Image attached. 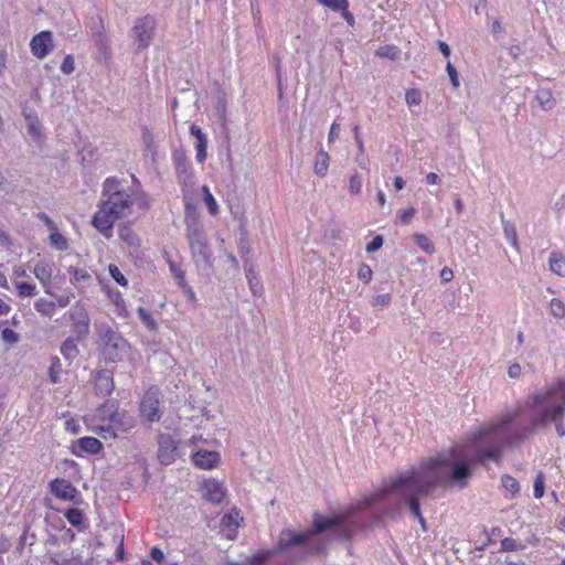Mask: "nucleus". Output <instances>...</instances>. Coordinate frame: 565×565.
<instances>
[{
  "label": "nucleus",
  "mask_w": 565,
  "mask_h": 565,
  "mask_svg": "<svg viewBox=\"0 0 565 565\" xmlns=\"http://www.w3.org/2000/svg\"><path fill=\"white\" fill-rule=\"evenodd\" d=\"M150 555H151V558L158 563H161L164 559L163 552L157 546H153L151 548Z\"/></svg>",
  "instance_id": "052dcab7"
},
{
  "label": "nucleus",
  "mask_w": 565,
  "mask_h": 565,
  "mask_svg": "<svg viewBox=\"0 0 565 565\" xmlns=\"http://www.w3.org/2000/svg\"><path fill=\"white\" fill-rule=\"evenodd\" d=\"M177 444L170 435L161 434L158 440L159 461L164 466L172 463L177 457Z\"/></svg>",
  "instance_id": "ddd939ff"
},
{
  "label": "nucleus",
  "mask_w": 565,
  "mask_h": 565,
  "mask_svg": "<svg viewBox=\"0 0 565 565\" xmlns=\"http://www.w3.org/2000/svg\"><path fill=\"white\" fill-rule=\"evenodd\" d=\"M184 224L192 260L201 275L210 277L213 273V252L209 245L203 223L195 209L190 205L185 207Z\"/></svg>",
  "instance_id": "20e7f679"
},
{
  "label": "nucleus",
  "mask_w": 565,
  "mask_h": 565,
  "mask_svg": "<svg viewBox=\"0 0 565 565\" xmlns=\"http://www.w3.org/2000/svg\"><path fill=\"white\" fill-rule=\"evenodd\" d=\"M109 275L113 277V279L120 286H126L128 284V280L126 279L125 275L120 271V269L116 265H109L108 266Z\"/></svg>",
  "instance_id": "a18cd8bd"
},
{
  "label": "nucleus",
  "mask_w": 565,
  "mask_h": 565,
  "mask_svg": "<svg viewBox=\"0 0 565 565\" xmlns=\"http://www.w3.org/2000/svg\"><path fill=\"white\" fill-rule=\"evenodd\" d=\"M501 484L512 497L520 492L519 481L510 475H503L501 477Z\"/></svg>",
  "instance_id": "2f4dec72"
},
{
  "label": "nucleus",
  "mask_w": 565,
  "mask_h": 565,
  "mask_svg": "<svg viewBox=\"0 0 565 565\" xmlns=\"http://www.w3.org/2000/svg\"><path fill=\"white\" fill-rule=\"evenodd\" d=\"M384 239L381 235H376L365 246L366 253H374L383 246Z\"/></svg>",
  "instance_id": "8fccbe9b"
},
{
  "label": "nucleus",
  "mask_w": 565,
  "mask_h": 565,
  "mask_svg": "<svg viewBox=\"0 0 565 565\" xmlns=\"http://www.w3.org/2000/svg\"><path fill=\"white\" fill-rule=\"evenodd\" d=\"M193 463L201 469H212L220 460L216 451L199 450L192 456Z\"/></svg>",
  "instance_id": "dca6fc26"
},
{
  "label": "nucleus",
  "mask_w": 565,
  "mask_h": 565,
  "mask_svg": "<svg viewBox=\"0 0 565 565\" xmlns=\"http://www.w3.org/2000/svg\"><path fill=\"white\" fill-rule=\"evenodd\" d=\"M64 516L66 518V520L68 521V523L75 527H78L82 525L83 523V512L77 509V508H71L68 509Z\"/></svg>",
  "instance_id": "72a5a7b5"
},
{
  "label": "nucleus",
  "mask_w": 565,
  "mask_h": 565,
  "mask_svg": "<svg viewBox=\"0 0 565 565\" xmlns=\"http://www.w3.org/2000/svg\"><path fill=\"white\" fill-rule=\"evenodd\" d=\"M413 239L415 244L426 254L433 255L435 253V245L426 235L415 233L413 234Z\"/></svg>",
  "instance_id": "cd10ccee"
},
{
  "label": "nucleus",
  "mask_w": 565,
  "mask_h": 565,
  "mask_svg": "<svg viewBox=\"0 0 565 565\" xmlns=\"http://www.w3.org/2000/svg\"><path fill=\"white\" fill-rule=\"evenodd\" d=\"M53 47V34L51 31H42L38 33L31 39L30 42L31 53L40 60L46 57Z\"/></svg>",
  "instance_id": "f8f14e48"
},
{
  "label": "nucleus",
  "mask_w": 565,
  "mask_h": 565,
  "mask_svg": "<svg viewBox=\"0 0 565 565\" xmlns=\"http://www.w3.org/2000/svg\"><path fill=\"white\" fill-rule=\"evenodd\" d=\"M508 375L511 379H519L521 375V365L519 363H513L508 369Z\"/></svg>",
  "instance_id": "4d7b16f0"
},
{
  "label": "nucleus",
  "mask_w": 565,
  "mask_h": 565,
  "mask_svg": "<svg viewBox=\"0 0 565 565\" xmlns=\"http://www.w3.org/2000/svg\"><path fill=\"white\" fill-rule=\"evenodd\" d=\"M95 330L100 352L106 362H120L130 359L129 342L106 322H96Z\"/></svg>",
  "instance_id": "0eeeda50"
},
{
  "label": "nucleus",
  "mask_w": 565,
  "mask_h": 565,
  "mask_svg": "<svg viewBox=\"0 0 565 565\" xmlns=\"http://www.w3.org/2000/svg\"><path fill=\"white\" fill-rule=\"evenodd\" d=\"M522 548H524V545L512 537H504L503 540H501V551L516 552Z\"/></svg>",
  "instance_id": "ea45409f"
},
{
  "label": "nucleus",
  "mask_w": 565,
  "mask_h": 565,
  "mask_svg": "<svg viewBox=\"0 0 565 565\" xmlns=\"http://www.w3.org/2000/svg\"><path fill=\"white\" fill-rule=\"evenodd\" d=\"M119 236L124 242H126L130 246L138 244L137 235L132 233L128 227L120 228Z\"/></svg>",
  "instance_id": "49530a36"
},
{
  "label": "nucleus",
  "mask_w": 565,
  "mask_h": 565,
  "mask_svg": "<svg viewBox=\"0 0 565 565\" xmlns=\"http://www.w3.org/2000/svg\"><path fill=\"white\" fill-rule=\"evenodd\" d=\"M330 164V156L322 148L316 154L313 172L316 175L323 178L327 175Z\"/></svg>",
  "instance_id": "aec40b11"
},
{
  "label": "nucleus",
  "mask_w": 565,
  "mask_h": 565,
  "mask_svg": "<svg viewBox=\"0 0 565 565\" xmlns=\"http://www.w3.org/2000/svg\"><path fill=\"white\" fill-rule=\"evenodd\" d=\"M38 217L45 223V225L49 227V230H51V231L56 230L55 223L45 213H39Z\"/></svg>",
  "instance_id": "680f3d73"
},
{
  "label": "nucleus",
  "mask_w": 565,
  "mask_h": 565,
  "mask_svg": "<svg viewBox=\"0 0 565 565\" xmlns=\"http://www.w3.org/2000/svg\"><path fill=\"white\" fill-rule=\"evenodd\" d=\"M205 500L218 504L223 501L225 492L222 483L216 480H207L203 484Z\"/></svg>",
  "instance_id": "f3484780"
},
{
  "label": "nucleus",
  "mask_w": 565,
  "mask_h": 565,
  "mask_svg": "<svg viewBox=\"0 0 565 565\" xmlns=\"http://www.w3.org/2000/svg\"><path fill=\"white\" fill-rule=\"evenodd\" d=\"M339 132H340V125L338 122H333L330 127V131H329V136H328V140L330 143L334 142L338 139Z\"/></svg>",
  "instance_id": "5fc2aeb1"
},
{
  "label": "nucleus",
  "mask_w": 565,
  "mask_h": 565,
  "mask_svg": "<svg viewBox=\"0 0 565 565\" xmlns=\"http://www.w3.org/2000/svg\"><path fill=\"white\" fill-rule=\"evenodd\" d=\"M221 523H222V525L228 526V527H231L232 525H234V527H237V525H238L236 522H234V519H233L232 514H230V513H225L223 515Z\"/></svg>",
  "instance_id": "69168bd1"
},
{
  "label": "nucleus",
  "mask_w": 565,
  "mask_h": 565,
  "mask_svg": "<svg viewBox=\"0 0 565 565\" xmlns=\"http://www.w3.org/2000/svg\"><path fill=\"white\" fill-rule=\"evenodd\" d=\"M2 339L7 342H17L18 334L13 330L6 328L2 330Z\"/></svg>",
  "instance_id": "6e6d98bb"
},
{
  "label": "nucleus",
  "mask_w": 565,
  "mask_h": 565,
  "mask_svg": "<svg viewBox=\"0 0 565 565\" xmlns=\"http://www.w3.org/2000/svg\"><path fill=\"white\" fill-rule=\"evenodd\" d=\"M353 512L354 509H348L329 518L316 513L311 529L302 533H296L289 529L282 530L279 535V548L300 546L306 555L322 553L326 545L322 542L313 541L312 536L326 531H329V537L332 540L350 541L359 526L358 522L352 519Z\"/></svg>",
  "instance_id": "7ed1b4c3"
},
{
  "label": "nucleus",
  "mask_w": 565,
  "mask_h": 565,
  "mask_svg": "<svg viewBox=\"0 0 565 565\" xmlns=\"http://www.w3.org/2000/svg\"><path fill=\"white\" fill-rule=\"evenodd\" d=\"M78 341L79 340L76 339V335L68 337L63 341L61 345V354L64 359L73 361L78 356L79 350L76 344Z\"/></svg>",
  "instance_id": "412c9836"
},
{
  "label": "nucleus",
  "mask_w": 565,
  "mask_h": 565,
  "mask_svg": "<svg viewBox=\"0 0 565 565\" xmlns=\"http://www.w3.org/2000/svg\"><path fill=\"white\" fill-rule=\"evenodd\" d=\"M169 269L173 278L177 280L178 285L181 286L185 282L184 271L178 266L170 257L167 258Z\"/></svg>",
  "instance_id": "58836bf2"
},
{
  "label": "nucleus",
  "mask_w": 565,
  "mask_h": 565,
  "mask_svg": "<svg viewBox=\"0 0 565 565\" xmlns=\"http://www.w3.org/2000/svg\"><path fill=\"white\" fill-rule=\"evenodd\" d=\"M564 386L565 382L559 381L557 384L536 390L527 397L525 406L533 414L530 425L508 430L519 417L518 412H509L471 433L470 443L477 448L472 461L476 463H483L487 460L498 462L505 448L519 445L536 429L546 427L551 422L555 425L557 435L564 437L565 395L562 403H552Z\"/></svg>",
  "instance_id": "f257e3e1"
},
{
  "label": "nucleus",
  "mask_w": 565,
  "mask_h": 565,
  "mask_svg": "<svg viewBox=\"0 0 565 565\" xmlns=\"http://www.w3.org/2000/svg\"><path fill=\"white\" fill-rule=\"evenodd\" d=\"M120 182L118 181V179H116L115 177H110V178H107L104 182H103V190H102V196L105 199H108L109 196H111L114 193H117V192H124L121 189H120Z\"/></svg>",
  "instance_id": "bb28decb"
},
{
  "label": "nucleus",
  "mask_w": 565,
  "mask_h": 565,
  "mask_svg": "<svg viewBox=\"0 0 565 565\" xmlns=\"http://www.w3.org/2000/svg\"><path fill=\"white\" fill-rule=\"evenodd\" d=\"M50 243L57 250H65L68 247L67 239L64 235L57 232V228L52 231V234L50 235Z\"/></svg>",
  "instance_id": "f704fd0d"
},
{
  "label": "nucleus",
  "mask_w": 565,
  "mask_h": 565,
  "mask_svg": "<svg viewBox=\"0 0 565 565\" xmlns=\"http://www.w3.org/2000/svg\"><path fill=\"white\" fill-rule=\"evenodd\" d=\"M71 323L72 333L77 340H85L89 334L90 318L85 306L77 301L67 312Z\"/></svg>",
  "instance_id": "9d476101"
},
{
  "label": "nucleus",
  "mask_w": 565,
  "mask_h": 565,
  "mask_svg": "<svg viewBox=\"0 0 565 565\" xmlns=\"http://www.w3.org/2000/svg\"><path fill=\"white\" fill-rule=\"evenodd\" d=\"M156 31V19L149 14L138 18L131 29V38L138 52L147 50Z\"/></svg>",
  "instance_id": "1a4fd4ad"
},
{
  "label": "nucleus",
  "mask_w": 565,
  "mask_h": 565,
  "mask_svg": "<svg viewBox=\"0 0 565 565\" xmlns=\"http://www.w3.org/2000/svg\"><path fill=\"white\" fill-rule=\"evenodd\" d=\"M405 102L408 106H417L422 103V94L416 88L407 89L405 93Z\"/></svg>",
  "instance_id": "37998d69"
},
{
  "label": "nucleus",
  "mask_w": 565,
  "mask_h": 565,
  "mask_svg": "<svg viewBox=\"0 0 565 565\" xmlns=\"http://www.w3.org/2000/svg\"><path fill=\"white\" fill-rule=\"evenodd\" d=\"M550 311L554 318L563 319L565 318V303L557 298H553L550 302Z\"/></svg>",
  "instance_id": "4c0bfd02"
},
{
  "label": "nucleus",
  "mask_w": 565,
  "mask_h": 565,
  "mask_svg": "<svg viewBox=\"0 0 565 565\" xmlns=\"http://www.w3.org/2000/svg\"><path fill=\"white\" fill-rule=\"evenodd\" d=\"M28 129H29V134L32 135L33 137L40 136L39 127L34 120H31V119L29 120Z\"/></svg>",
  "instance_id": "774afa93"
},
{
  "label": "nucleus",
  "mask_w": 565,
  "mask_h": 565,
  "mask_svg": "<svg viewBox=\"0 0 565 565\" xmlns=\"http://www.w3.org/2000/svg\"><path fill=\"white\" fill-rule=\"evenodd\" d=\"M35 310L44 317L52 318L55 313L56 303L45 298H39L34 302Z\"/></svg>",
  "instance_id": "b1692460"
},
{
  "label": "nucleus",
  "mask_w": 565,
  "mask_h": 565,
  "mask_svg": "<svg viewBox=\"0 0 565 565\" xmlns=\"http://www.w3.org/2000/svg\"><path fill=\"white\" fill-rule=\"evenodd\" d=\"M444 470L418 469L412 466L392 476L382 489L366 498L358 508H367L387 495L396 493L398 505H407L411 513L418 518L422 515L420 498L429 495L445 478Z\"/></svg>",
  "instance_id": "f03ea898"
},
{
  "label": "nucleus",
  "mask_w": 565,
  "mask_h": 565,
  "mask_svg": "<svg viewBox=\"0 0 565 565\" xmlns=\"http://www.w3.org/2000/svg\"><path fill=\"white\" fill-rule=\"evenodd\" d=\"M190 135L196 139L195 143V158L198 162L202 163L206 159V147H207V138L201 130V128L196 125H191Z\"/></svg>",
  "instance_id": "a211bd4d"
},
{
  "label": "nucleus",
  "mask_w": 565,
  "mask_h": 565,
  "mask_svg": "<svg viewBox=\"0 0 565 565\" xmlns=\"http://www.w3.org/2000/svg\"><path fill=\"white\" fill-rule=\"evenodd\" d=\"M63 372L62 363L57 356L51 359V365L49 367V379L53 384L61 382V375Z\"/></svg>",
  "instance_id": "c85d7f7f"
},
{
  "label": "nucleus",
  "mask_w": 565,
  "mask_h": 565,
  "mask_svg": "<svg viewBox=\"0 0 565 565\" xmlns=\"http://www.w3.org/2000/svg\"><path fill=\"white\" fill-rule=\"evenodd\" d=\"M320 4L333 10H347L348 9V0H317Z\"/></svg>",
  "instance_id": "79ce46f5"
},
{
  "label": "nucleus",
  "mask_w": 565,
  "mask_h": 565,
  "mask_svg": "<svg viewBox=\"0 0 565 565\" xmlns=\"http://www.w3.org/2000/svg\"><path fill=\"white\" fill-rule=\"evenodd\" d=\"M160 406L159 392L157 390H149L140 402L139 412L141 418L150 424L159 422L162 416Z\"/></svg>",
  "instance_id": "9b49d317"
},
{
  "label": "nucleus",
  "mask_w": 565,
  "mask_h": 565,
  "mask_svg": "<svg viewBox=\"0 0 565 565\" xmlns=\"http://www.w3.org/2000/svg\"><path fill=\"white\" fill-rule=\"evenodd\" d=\"M33 273L35 277L40 280V282L44 286V291L51 296H54L50 286V280L52 278L51 266L46 263H38L34 266Z\"/></svg>",
  "instance_id": "6ab92c4d"
},
{
  "label": "nucleus",
  "mask_w": 565,
  "mask_h": 565,
  "mask_svg": "<svg viewBox=\"0 0 565 565\" xmlns=\"http://www.w3.org/2000/svg\"><path fill=\"white\" fill-rule=\"evenodd\" d=\"M71 302V298L70 296L67 295H61L56 298V306L61 307V308H65L70 305Z\"/></svg>",
  "instance_id": "338daca9"
},
{
  "label": "nucleus",
  "mask_w": 565,
  "mask_h": 565,
  "mask_svg": "<svg viewBox=\"0 0 565 565\" xmlns=\"http://www.w3.org/2000/svg\"><path fill=\"white\" fill-rule=\"evenodd\" d=\"M401 51L395 45H384L376 50V55L381 57H387L390 60L398 58Z\"/></svg>",
  "instance_id": "c9c22d12"
},
{
  "label": "nucleus",
  "mask_w": 565,
  "mask_h": 565,
  "mask_svg": "<svg viewBox=\"0 0 565 565\" xmlns=\"http://www.w3.org/2000/svg\"><path fill=\"white\" fill-rule=\"evenodd\" d=\"M544 490H545L544 475H543V472L540 471L534 479V484H533L534 498L541 499L544 495Z\"/></svg>",
  "instance_id": "a19ab883"
},
{
  "label": "nucleus",
  "mask_w": 565,
  "mask_h": 565,
  "mask_svg": "<svg viewBox=\"0 0 565 565\" xmlns=\"http://www.w3.org/2000/svg\"><path fill=\"white\" fill-rule=\"evenodd\" d=\"M78 447L90 455H96L103 449L102 443L95 437H82L78 440Z\"/></svg>",
  "instance_id": "5701e85b"
},
{
  "label": "nucleus",
  "mask_w": 565,
  "mask_h": 565,
  "mask_svg": "<svg viewBox=\"0 0 565 565\" xmlns=\"http://www.w3.org/2000/svg\"><path fill=\"white\" fill-rule=\"evenodd\" d=\"M391 294H382V295H377L375 298H374V305L375 306H381V307H384V306H387L391 301Z\"/></svg>",
  "instance_id": "864d4df0"
},
{
  "label": "nucleus",
  "mask_w": 565,
  "mask_h": 565,
  "mask_svg": "<svg viewBox=\"0 0 565 565\" xmlns=\"http://www.w3.org/2000/svg\"><path fill=\"white\" fill-rule=\"evenodd\" d=\"M132 206V201L127 192L114 193L103 200L98 211L94 214L92 224L104 236L109 237L115 222L127 216Z\"/></svg>",
  "instance_id": "423d86ee"
},
{
  "label": "nucleus",
  "mask_w": 565,
  "mask_h": 565,
  "mask_svg": "<svg viewBox=\"0 0 565 565\" xmlns=\"http://www.w3.org/2000/svg\"><path fill=\"white\" fill-rule=\"evenodd\" d=\"M67 273L71 275V282L73 285L81 281H89L92 278L90 274L84 268H76L71 266L67 268Z\"/></svg>",
  "instance_id": "c756f323"
},
{
  "label": "nucleus",
  "mask_w": 565,
  "mask_h": 565,
  "mask_svg": "<svg viewBox=\"0 0 565 565\" xmlns=\"http://www.w3.org/2000/svg\"><path fill=\"white\" fill-rule=\"evenodd\" d=\"M502 231L504 237L510 242V244L515 248L519 249V239H518V233L516 228L513 222L509 220L502 221Z\"/></svg>",
  "instance_id": "a878e982"
},
{
  "label": "nucleus",
  "mask_w": 565,
  "mask_h": 565,
  "mask_svg": "<svg viewBox=\"0 0 565 565\" xmlns=\"http://www.w3.org/2000/svg\"><path fill=\"white\" fill-rule=\"evenodd\" d=\"M15 287H17V290H18V295L21 298H23V297H33V296H35L38 294L35 285H32V284H29V282L18 281L15 284Z\"/></svg>",
  "instance_id": "e433bc0d"
},
{
  "label": "nucleus",
  "mask_w": 565,
  "mask_h": 565,
  "mask_svg": "<svg viewBox=\"0 0 565 565\" xmlns=\"http://www.w3.org/2000/svg\"><path fill=\"white\" fill-rule=\"evenodd\" d=\"M202 191H203V200H204V203H205L210 214L216 215L218 213V204H217L215 198L213 196V194L211 193V191L209 190L207 186H203Z\"/></svg>",
  "instance_id": "473e14b6"
},
{
  "label": "nucleus",
  "mask_w": 565,
  "mask_h": 565,
  "mask_svg": "<svg viewBox=\"0 0 565 565\" xmlns=\"http://www.w3.org/2000/svg\"><path fill=\"white\" fill-rule=\"evenodd\" d=\"M416 210L414 207H407L403 210L399 214V220L403 224H408L411 220L414 217Z\"/></svg>",
  "instance_id": "603ef678"
},
{
  "label": "nucleus",
  "mask_w": 565,
  "mask_h": 565,
  "mask_svg": "<svg viewBox=\"0 0 565 565\" xmlns=\"http://www.w3.org/2000/svg\"><path fill=\"white\" fill-rule=\"evenodd\" d=\"M535 100L543 110H551L556 105V99L550 89L542 88L536 92Z\"/></svg>",
  "instance_id": "4be33fe9"
},
{
  "label": "nucleus",
  "mask_w": 565,
  "mask_h": 565,
  "mask_svg": "<svg viewBox=\"0 0 565 565\" xmlns=\"http://www.w3.org/2000/svg\"><path fill=\"white\" fill-rule=\"evenodd\" d=\"M180 288L182 289V291L185 294V296L188 297V299L190 301H195L196 300L194 290L192 289L191 286L188 285L186 281L184 284H182L180 286Z\"/></svg>",
  "instance_id": "13d9d810"
},
{
  "label": "nucleus",
  "mask_w": 565,
  "mask_h": 565,
  "mask_svg": "<svg viewBox=\"0 0 565 565\" xmlns=\"http://www.w3.org/2000/svg\"><path fill=\"white\" fill-rule=\"evenodd\" d=\"M362 191V179L359 174H352L349 180V192L359 195Z\"/></svg>",
  "instance_id": "c03bdc74"
},
{
  "label": "nucleus",
  "mask_w": 565,
  "mask_h": 565,
  "mask_svg": "<svg viewBox=\"0 0 565 565\" xmlns=\"http://www.w3.org/2000/svg\"><path fill=\"white\" fill-rule=\"evenodd\" d=\"M51 492L54 497L65 501H75L79 492L65 479H54L50 483Z\"/></svg>",
  "instance_id": "4468645a"
},
{
  "label": "nucleus",
  "mask_w": 565,
  "mask_h": 565,
  "mask_svg": "<svg viewBox=\"0 0 565 565\" xmlns=\"http://www.w3.org/2000/svg\"><path fill=\"white\" fill-rule=\"evenodd\" d=\"M111 299H113V302L115 303V306L118 308V309H124L125 308V300L124 298L121 297L120 292H115L113 295H110Z\"/></svg>",
  "instance_id": "e2e57ef3"
},
{
  "label": "nucleus",
  "mask_w": 565,
  "mask_h": 565,
  "mask_svg": "<svg viewBox=\"0 0 565 565\" xmlns=\"http://www.w3.org/2000/svg\"><path fill=\"white\" fill-rule=\"evenodd\" d=\"M438 49L441 52V54L447 58V61H449V56L451 53L449 45L444 41H438Z\"/></svg>",
  "instance_id": "0e129e2a"
},
{
  "label": "nucleus",
  "mask_w": 565,
  "mask_h": 565,
  "mask_svg": "<svg viewBox=\"0 0 565 565\" xmlns=\"http://www.w3.org/2000/svg\"><path fill=\"white\" fill-rule=\"evenodd\" d=\"M74 70H75L74 58L71 54H68L64 57V61L61 65V71L64 74L70 75L74 72Z\"/></svg>",
  "instance_id": "3c124183"
},
{
  "label": "nucleus",
  "mask_w": 565,
  "mask_h": 565,
  "mask_svg": "<svg viewBox=\"0 0 565 565\" xmlns=\"http://www.w3.org/2000/svg\"><path fill=\"white\" fill-rule=\"evenodd\" d=\"M115 388L114 379L109 371L102 370L95 376L96 393L102 396H108Z\"/></svg>",
  "instance_id": "2eb2a0df"
},
{
  "label": "nucleus",
  "mask_w": 565,
  "mask_h": 565,
  "mask_svg": "<svg viewBox=\"0 0 565 565\" xmlns=\"http://www.w3.org/2000/svg\"><path fill=\"white\" fill-rule=\"evenodd\" d=\"M456 458L457 450L455 448H450L439 452L435 457L422 461L416 467L418 469L427 468L429 470H444L446 476L438 484V488L445 487L448 483H454L463 488L471 476V467L465 461H455Z\"/></svg>",
  "instance_id": "39448f33"
},
{
  "label": "nucleus",
  "mask_w": 565,
  "mask_h": 565,
  "mask_svg": "<svg viewBox=\"0 0 565 565\" xmlns=\"http://www.w3.org/2000/svg\"><path fill=\"white\" fill-rule=\"evenodd\" d=\"M372 275H373V271H372V269H371V267L369 265L362 264L359 267L358 277L363 282H365V284L370 282L371 279H372Z\"/></svg>",
  "instance_id": "09e8293b"
},
{
  "label": "nucleus",
  "mask_w": 565,
  "mask_h": 565,
  "mask_svg": "<svg viewBox=\"0 0 565 565\" xmlns=\"http://www.w3.org/2000/svg\"><path fill=\"white\" fill-rule=\"evenodd\" d=\"M113 404H105L98 409V415L103 419L108 418V423L99 427L103 438H116L119 433H128L136 425L132 415L125 411H113Z\"/></svg>",
  "instance_id": "6e6552de"
},
{
  "label": "nucleus",
  "mask_w": 565,
  "mask_h": 565,
  "mask_svg": "<svg viewBox=\"0 0 565 565\" xmlns=\"http://www.w3.org/2000/svg\"><path fill=\"white\" fill-rule=\"evenodd\" d=\"M440 279L444 282H449L454 279V271L449 267H444L440 271Z\"/></svg>",
  "instance_id": "bf43d9fd"
},
{
  "label": "nucleus",
  "mask_w": 565,
  "mask_h": 565,
  "mask_svg": "<svg viewBox=\"0 0 565 565\" xmlns=\"http://www.w3.org/2000/svg\"><path fill=\"white\" fill-rule=\"evenodd\" d=\"M137 313L140 321L147 329H149L150 331L157 330L158 323L147 309H145L143 307H139L137 309Z\"/></svg>",
  "instance_id": "7c9ffc66"
},
{
  "label": "nucleus",
  "mask_w": 565,
  "mask_h": 565,
  "mask_svg": "<svg viewBox=\"0 0 565 565\" xmlns=\"http://www.w3.org/2000/svg\"><path fill=\"white\" fill-rule=\"evenodd\" d=\"M446 72L449 76V79H450V83H451V86L454 88H458L460 83H459V74L456 70V67L451 64L450 61H447V64H446Z\"/></svg>",
  "instance_id": "de8ad7c7"
},
{
  "label": "nucleus",
  "mask_w": 565,
  "mask_h": 565,
  "mask_svg": "<svg viewBox=\"0 0 565 565\" xmlns=\"http://www.w3.org/2000/svg\"><path fill=\"white\" fill-rule=\"evenodd\" d=\"M550 269L559 277L565 276V257L558 253H552L548 259Z\"/></svg>",
  "instance_id": "393cba45"
}]
</instances>
